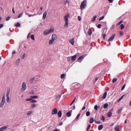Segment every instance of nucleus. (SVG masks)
<instances>
[{
    "label": "nucleus",
    "mask_w": 131,
    "mask_h": 131,
    "mask_svg": "<svg viewBox=\"0 0 131 131\" xmlns=\"http://www.w3.org/2000/svg\"><path fill=\"white\" fill-rule=\"evenodd\" d=\"M69 14L68 13L66 15L64 16V19L65 21L64 27L66 28H67L68 26L69 20L68 19V17H69Z\"/></svg>",
    "instance_id": "obj_1"
},
{
    "label": "nucleus",
    "mask_w": 131,
    "mask_h": 131,
    "mask_svg": "<svg viewBox=\"0 0 131 131\" xmlns=\"http://www.w3.org/2000/svg\"><path fill=\"white\" fill-rule=\"evenodd\" d=\"M54 29L53 27H50V30H45L44 32V35L45 36L47 35L51 32H53Z\"/></svg>",
    "instance_id": "obj_2"
},
{
    "label": "nucleus",
    "mask_w": 131,
    "mask_h": 131,
    "mask_svg": "<svg viewBox=\"0 0 131 131\" xmlns=\"http://www.w3.org/2000/svg\"><path fill=\"white\" fill-rule=\"evenodd\" d=\"M5 94H4L3 95L0 104V106L1 108H3L4 106V104L5 102Z\"/></svg>",
    "instance_id": "obj_3"
},
{
    "label": "nucleus",
    "mask_w": 131,
    "mask_h": 131,
    "mask_svg": "<svg viewBox=\"0 0 131 131\" xmlns=\"http://www.w3.org/2000/svg\"><path fill=\"white\" fill-rule=\"evenodd\" d=\"M86 2L85 1H83L81 3L80 5V8L82 10L85 8L86 5Z\"/></svg>",
    "instance_id": "obj_4"
},
{
    "label": "nucleus",
    "mask_w": 131,
    "mask_h": 131,
    "mask_svg": "<svg viewBox=\"0 0 131 131\" xmlns=\"http://www.w3.org/2000/svg\"><path fill=\"white\" fill-rule=\"evenodd\" d=\"M26 83L25 82H23V83L22 85V88L21 90L22 92L24 91L26 88Z\"/></svg>",
    "instance_id": "obj_5"
},
{
    "label": "nucleus",
    "mask_w": 131,
    "mask_h": 131,
    "mask_svg": "<svg viewBox=\"0 0 131 131\" xmlns=\"http://www.w3.org/2000/svg\"><path fill=\"white\" fill-rule=\"evenodd\" d=\"M115 36V34H113L112 36H111L108 40V41H112L114 39Z\"/></svg>",
    "instance_id": "obj_6"
},
{
    "label": "nucleus",
    "mask_w": 131,
    "mask_h": 131,
    "mask_svg": "<svg viewBox=\"0 0 131 131\" xmlns=\"http://www.w3.org/2000/svg\"><path fill=\"white\" fill-rule=\"evenodd\" d=\"M58 112L57 110L55 108L52 110L51 114L52 115H54L56 114Z\"/></svg>",
    "instance_id": "obj_7"
},
{
    "label": "nucleus",
    "mask_w": 131,
    "mask_h": 131,
    "mask_svg": "<svg viewBox=\"0 0 131 131\" xmlns=\"http://www.w3.org/2000/svg\"><path fill=\"white\" fill-rule=\"evenodd\" d=\"M8 127L7 126H4L0 128V131H3L5 129Z\"/></svg>",
    "instance_id": "obj_8"
},
{
    "label": "nucleus",
    "mask_w": 131,
    "mask_h": 131,
    "mask_svg": "<svg viewBox=\"0 0 131 131\" xmlns=\"http://www.w3.org/2000/svg\"><path fill=\"white\" fill-rule=\"evenodd\" d=\"M47 13V12L46 11H45L43 13V19H45L46 17V15Z\"/></svg>",
    "instance_id": "obj_9"
},
{
    "label": "nucleus",
    "mask_w": 131,
    "mask_h": 131,
    "mask_svg": "<svg viewBox=\"0 0 131 131\" xmlns=\"http://www.w3.org/2000/svg\"><path fill=\"white\" fill-rule=\"evenodd\" d=\"M69 42L72 45H73L74 42V38H73L72 39H70L69 41Z\"/></svg>",
    "instance_id": "obj_10"
},
{
    "label": "nucleus",
    "mask_w": 131,
    "mask_h": 131,
    "mask_svg": "<svg viewBox=\"0 0 131 131\" xmlns=\"http://www.w3.org/2000/svg\"><path fill=\"white\" fill-rule=\"evenodd\" d=\"M57 38V36L55 34L53 35L52 36V39L54 40H55Z\"/></svg>",
    "instance_id": "obj_11"
},
{
    "label": "nucleus",
    "mask_w": 131,
    "mask_h": 131,
    "mask_svg": "<svg viewBox=\"0 0 131 131\" xmlns=\"http://www.w3.org/2000/svg\"><path fill=\"white\" fill-rule=\"evenodd\" d=\"M84 56H80L78 59L77 61L80 62H81V61H80L79 60H82L84 58Z\"/></svg>",
    "instance_id": "obj_12"
},
{
    "label": "nucleus",
    "mask_w": 131,
    "mask_h": 131,
    "mask_svg": "<svg viewBox=\"0 0 131 131\" xmlns=\"http://www.w3.org/2000/svg\"><path fill=\"white\" fill-rule=\"evenodd\" d=\"M10 92V89H8L7 90V91L6 93V97L9 96V93Z\"/></svg>",
    "instance_id": "obj_13"
},
{
    "label": "nucleus",
    "mask_w": 131,
    "mask_h": 131,
    "mask_svg": "<svg viewBox=\"0 0 131 131\" xmlns=\"http://www.w3.org/2000/svg\"><path fill=\"white\" fill-rule=\"evenodd\" d=\"M20 59H18L16 60V65L17 66H18L19 65V63L20 62Z\"/></svg>",
    "instance_id": "obj_14"
},
{
    "label": "nucleus",
    "mask_w": 131,
    "mask_h": 131,
    "mask_svg": "<svg viewBox=\"0 0 131 131\" xmlns=\"http://www.w3.org/2000/svg\"><path fill=\"white\" fill-rule=\"evenodd\" d=\"M58 117H61L62 115L61 111H59L58 113Z\"/></svg>",
    "instance_id": "obj_15"
},
{
    "label": "nucleus",
    "mask_w": 131,
    "mask_h": 131,
    "mask_svg": "<svg viewBox=\"0 0 131 131\" xmlns=\"http://www.w3.org/2000/svg\"><path fill=\"white\" fill-rule=\"evenodd\" d=\"M107 93L106 92H105L103 94V96H102L101 97L102 99H105L107 95Z\"/></svg>",
    "instance_id": "obj_16"
},
{
    "label": "nucleus",
    "mask_w": 131,
    "mask_h": 131,
    "mask_svg": "<svg viewBox=\"0 0 131 131\" xmlns=\"http://www.w3.org/2000/svg\"><path fill=\"white\" fill-rule=\"evenodd\" d=\"M119 128L118 126H116L115 127V131H119Z\"/></svg>",
    "instance_id": "obj_17"
},
{
    "label": "nucleus",
    "mask_w": 131,
    "mask_h": 131,
    "mask_svg": "<svg viewBox=\"0 0 131 131\" xmlns=\"http://www.w3.org/2000/svg\"><path fill=\"white\" fill-rule=\"evenodd\" d=\"M92 33V31L91 28H89L88 32V34L90 35H91Z\"/></svg>",
    "instance_id": "obj_18"
},
{
    "label": "nucleus",
    "mask_w": 131,
    "mask_h": 131,
    "mask_svg": "<svg viewBox=\"0 0 131 131\" xmlns=\"http://www.w3.org/2000/svg\"><path fill=\"white\" fill-rule=\"evenodd\" d=\"M54 40H53L51 39L49 40V45H51L54 42Z\"/></svg>",
    "instance_id": "obj_19"
},
{
    "label": "nucleus",
    "mask_w": 131,
    "mask_h": 131,
    "mask_svg": "<svg viewBox=\"0 0 131 131\" xmlns=\"http://www.w3.org/2000/svg\"><path fill=\"white\" fill-rule=\"evenodd\" d=\"M112 114V112L111 111H110L107 114V115L109 117H110L111 116Z\"/></svg>",
    "instance_id": "obj_20"
},
{
    "label": "nucleus",
    "mask_w": 131,
    "mask_h": 131,
    "mask_svg": "<svg viewBox=\"0 0 131 131\" xmlns=\"http://www.w3.org/2000/svg\"><path fill=\"white\" fill-rule=\"evenodd\" d=\"M103 128V126L102 125H100L98 127V129L99 130H101Z\"/></svg>",
    "instance_id": "obj_21"
},
{
    "label": "nucleus",
    "mask_w": 131,
    "mask_h": 131,
    "mask_svg": "<svg viewBox=\"0 0 131 131\" xmlns=\"http://www.w3.org/2000/svg\"><path fill=\"white\" fill-rule=\"evenodd\" d=\"M76 57V55H75L72 56V57L71 59L72 60H75Z\"/></svg>",
    "instance_id": "obj_22"
},
{
    "label": "nucleus",
    "mask_w": 131,
    "mask_h": 131,
    "mask_svg": "<svg viewBox=\"0 0 131 131\" xmlns=\"http://www.w3.org/2000/svg\"><path fill=\"white\" fill-rule=\"evenodd\" d=\"M32 113V112L31 111H29L27 114V115L28 116L30 115Z\"/></svg>",
    "instance_id": "obj_23"
},
{
    "label": "nucleus",
    "mask_w": 131,
    "mask_h": 131,
    "mask_svg": "<svg viewBox=\"0 0 131 131\" xmlns=\"http://www.w3.org/2000/svg\"><path fill=\"white\" fill-rule=\"evenodd\" d=\"M71 113L70 112H68L67 113V115L68 117H70L71 116Z\"/></svg>",
    "instance_id": "obj_24"
},
{
    "label": "nucleus",
    "mask_w": 131,
    "mask_h": 131,
    "mask_svg": "<svg viewBox=\"0 0 131 131\" xmlns=\"http://www.w3.org/2000/svg\"><path fill=\"white\" fill-rule=\"evenodd\" d=\"M26 56L25 53H24L23 54V56H21V59H24L25 57Z\"/></svg>",
    "instance_id": "obj_25"
},
{
    "label": "nucleus",
    "mask_w": 131,
    "mask_h": 131,
    "mask_svg": "<svg viewBox=\"0 0 131 131\" xmlns=\"http://www.w3.org/2000/svg\"><path fill=\"white\" fill-rule=\"evenodd\" d=\"M94 119L93 118H91L90 119V123H92L94 121Z\"/></svg>",
    "instance_id": "obj_26"
},
{
    "label": "nucleus",
    "mask_w": 131,
    "mask_h": 131,
    "mask_svg": "<svg viewBox=\"0 0 131 131\" xmlns=\"http://www.w3.org/2000/svg\"><path fill=\"white\" fill-rule=\"evenodd\" d=\"M20 25L19 23H17L15 25V26L17 27H20Z\"/></svg>",
    "instance_id": "obj_27"
},
{
    "label": "nucleus",
    "mask_w": 131,
    "mask_h": 131,
    "mask_svg": "<svg viewBox=\"0 0 131 131\" xmlns=\"http://www.w3.org/2000/svg\"><path fill=\"white\" fill-rule=\"evenodd\" d=\"M108 105L107 103L105 104L104 105L103 107L104 108H106L108 106Z\"/></svg>",
    "instance_id": "obj_28"
},
{
    "label": "nucleus",
    "mask_w": 131,
    "mask_h": 131,
    "mask_svg": "<svg viewBox=\"0 0 131 131\" xmlns=\"http://www.w3.org/2000/svg\"><path fill=\"white\" fill-rule=\"evenodd\" d=\"M96 18V16H94L92 18V20L93 21H94L95 20Z\"/></svg>",
    "instance_id": "obj_29"
},
{
    "label": "nucleus",
    "mask_w": 131,
    "mask_h": 131,
    "mask_svg": "<svg viewBox=\"0 0 131 131\" xmlns=\"http://www.w3.org/2000/svg\"><path fill=\"white\" fill-rule=\"evenodd\" d=\"M30 37L32 39L35 40L34 36V35H31Z\"/></svg>",
    "instance_id": "obj_30"
},
{
    "label": "nucleus",
    "mask_w": 131,
    "mask_h": 131,
    "mask_svg": "<svg viewBox=\"0 0 131 131\" xmlns=\"http://www.w3.org/2000/svg\"><path fill=\"white\" fill-rule=\"evenodd\" d=\"M36 104L35 103L33 104H32L31 105V107L32 108H33L34 107H35L36 106Z\"/></svg>",
    "instance_id": "obj_31"
},
{
    "label": "nucleus",
    "mask_w": 131,
    "mask_h": 131,
    "mask_svg": "<svg viewBox=\"0 0 131 131\" xmlns=\"http://www.w3.org/2000/svg\"><path fill=\"white\" fill-rule=\"evenodd\" d=\"M90 114V112L89 111H87L86 113V115L87 116H89Z\"/></svg>",
    "instance_id": "obj_32"
},
{
    "label": "nucleus",
    "mask_w": 131,
    "mask_h": 131,
    "mask_svg": "<svg viewBox=\"0 0 131 131\" xmlns=\"http://www.w3.org/2000/svg\"><path fill=\"white\" fill-rule=\"evenodd\" d=\"M120 26L121 27V29H122L124 27V25L123 24H121L120 25Z\"/></svg>",
    "instance_id": "obj_33"
},
{
    "label": "nucleus",
    "mask_w": 131,
    "mask_h": 131,
    "mask_svg": "<svg viewBox=\"0 0 131 131\" xmlns=\"http://www.w3.org/2000/svg\"><path fill=\"white\" fill-rule=\"evenodd\" d=\"M117 80V78H114L112 80V82L113 83L116 82Z\"/></svg>",
    "instance_id": "obj_34"
},
{
    "label": "nucleus",
    "mask_w": 131,
    "mask_h": 131,
    "mask_svg": "<svg viewBox=\"0 0 131 131\" xmlns=\"http://www.w3.org/2000/svg\"><path fill=\"white\" fill-rule=\"evenodd\" d=\"M23 13H20L18 16V17L19 18L20 17L23 15Z\"/></svg>",
    "instance_id": "obj_35"
},
{
    "label": "nucleus",
    "mask_w": 131,
    "mask_h": 131,
    "mask_svg": "<svg viewBox=\"0 0 131 131\" xmlns=\"http://www.w3.org/2000/svg\"><path fill=\"white\" fill-rule=\"evenodd\" d=\"M123 20H122L120 21L117 24V25H119L120 24H121L123 22Z\"/></svg>",
    "instance_id": "obj_36"
},
{
    "label": "nucleus",
    "mask_w": 131,
    "mask_h": 131,
    "mask_svg": "<svg viewBox=\"0 0 131 131\" xmlns=\"http://www.w3.org/2000/svg\"><path fill=\"white\" fill-rule=\"evenodd\" d=\"M31 97L33 98H37L38 97V96H31Z\"/></svg>",
    "instance_id": "obj_37"
},
{
    "label": "nucleus",
    "mask_w": 131,
    "mask_h": 131,
    "mask_svg": "<svg viewBox=\"0 0 131 131\" xmlns=\"http://www.w3.org/2000/svg\"><path fill=\"white\" fill-rule=\"evenodd\" d=\"M6 101L7 102H8L9 101V96L7 97Z\"/></svg>",
    "instance_id": "obj_38"
},
{
    "label": "nucleus",
    "mask_w": 131,
    "mask_h": 131,
    "mask_svg": "<svg viewBox=\"0 0 131 131\" xmlns=\"http://www.w3.org/2000/svg\"><path fill=\"white\" fill-rule=\"evenodd\" d=\"M67 4L68 5L69 4V2L68 0H66L64 3L65 4Z\"/></svg>",
    "instance_id": "obj_39"
},
{
    "label": "nucleus",
    "mask_w": 131,
    "mask_h": 131,
    "mask_svg": "<svg viewBox=\"0 0 131 131\" xmlns=\"http://www.w3.org/2000/svg\"><path fill=\"white\" fill-rule=\"evenodd\" d=\"M98 106L97 105H95L94 107V109L96 110H97V109Z\"/></svg>",
    "instance_id": "obj_40"
},
{
    "label": "nucleus",
    "mask_w": 131,
    "mask_h": 131,
    "mask_svg": "<svg viewBox=\"0 0 131 131\" xmlns=\"http://www.w3.org/2000/svg\"><path fill=\"white\" fill-rule=\"evenodd\" d=\"M104 18V16H102L101 17H100L99 19V20L100 21L101 20L103 19Z\"/></svg>",
    "instance_id": "obj_41"
},
{
    "label": "nucleus",
    "mask_w": 131,
    "mask_h": 131,
    "mask_svg": "<svg viewBox=\"0 0 131 131\" xmlns=\"http://www.w3.org/2000/svg\"><path fill=\"white\" fill-rule=\"evenodd\" d=\"M65 76V74H62L61 75V77L62 79H63Z\"/></svg>",
    "instance_id": "obj_42"
},
{
    "label": "nucleus",
    "mask_w": 131,
    "mask_h": 131,
    "mask_svg": "<svg viewBox=\"0 0 131 131\" xmlns=\"http://www.w3.org/2000/svg\"><path fill=\"white\" fill-rule=\"evenodd\" d=\"M10 18V17L9 16H8L6 18V20L7 21Z\"/></svg>",
    "instance_id": "obj_43"
},
{
    "label": "nucleus",
    "mask_w": 131,
    "mask_h": 131,
    "mask_svg": "<svg viewBox=\"0 0 131 131\" xmlns=\"http://www.w3.org/2000/svg\"><path fill=\"white\" fill-rule=\"evenodd\" d=\"M119 34L121 35H122L123 34V33L122 31H119Z\"/></svg>",
    "instance_id": "obj_44"
},
{
    "label": "nucleus",
    "mask_w": 131,
    "mask_h": 131,
    "mask_svg": "<svg viewBox=\"0 0 131 131\" xmlns=\"http://www.w3.org/2000/svg\"><path fill=\"white\" fill-rule=\"evenodd\" d=\"M122 108H121L120 109H119L118 111V113H120L121 111H122Z\"/></svg>",
    "instance_id": "obj_45"
},
{
    "label": "nucleus",
    "mask_w": 131,
    "mask_h": 131,
    "mask_svg": "<svg viewBox=\"0 0 131 131\" xmlns=\"http://www.w3.org/2000/svg\"><path fill=\"white\" fill-rule=\"evenodd\" d=\"M125 84H124L123 85V86H122V89H121L122 90H123L124 89V88L125 87Z\"/></svg>",
    "instance_id": "obj_46"
},
{
    "label": "nucleus",
    "mask_w": 131,
    "mask_h": 131,
    "mask_svg": "<svg viewBox=\"0 0 131 131\" xmlns=\"http://www.w3.org/2000/svg\"><path fill=\"white\" fill-rule=\"evenodd\" d=\"M90 127H91V125H89L88 126V127L86 129V130H88Z\"/></svg>",
    "instance_id": "obj_47"
},
{
    "label": "nucleus",
    "mask_w": 131,
    "mask_h": 131,
    "mask_svg": "<svg viewBox=\"0 0 131 131\" xmlns=\"http://www.w3.org/2000/svg\"><path fill=\"white\" fill-rule=\"evenodd\" d=\"M101 119L104 121L105 119V118L103 116H102Z\"/></svg>",
    "instance_id": "obj_48"
},
{
    "label": "nucleus",
    "mask_w": 131,
    "mask_h": 131,
    "mask_svg": "<svg viewBox=\"0 0 131 131\" xmlns=\"http://www.w3.org/2000/svg\"><path fill=\"white\" fill-rule=\"evenodd\" d=\"M94 121L97 123V124H100V123H101V122L100 121H96L95 120H94Z\"/></svg>",
    "instance_id": "obj_49"
},
{
    "label": "nucleus",
    "mask_w": 131,
    "mask_h": 131,
    "mask_svg": "<svg viewBox=\"0 0 131 131\" xmlns=\"http://www.w3.org/2000/svg\"><path fill=\"white\" fill-rule=\"evenodd\" d=\"M78 19L79 21H80L81 20V18L80 16H78Z\"/></svg>",
    "instance_id": "obj_50"
},
{
    "label": "nucleus",
    "mask_w": 131,
    "mask_h": 131,
    "mask_svg": "<svg viewBox=\"0 0 131 131\" xmlns=\"http://www.w3.org/2000/svg\"><path fill=\"white\" fill-rule=\"evenodd\" d=\"M35 79V78H31V79H30V80L31 81H32L34 80Z\"/></svg>",
    "instance_id": "obj_51"
},
{
    "label": "nucleus",
    "mask_w": 131,
    "mask_h": 131,
    "mask_svg": "<svg viewBox=\"0 0 131 131\" xmlns=\"http://www.w3.org/2000/svg\"><path fill=\"white\" fill-rule=\"evenodd\" d=\"M32 100V98H30L29 99H27L26 100V101H29L30 100Z\"/></svg>",
    "instance_id": "obj_52"
},
{
    "label": "nucleus",
    "mask_w": 131,
    "mask_h": 131,
    "mask_svg": "<svg viewBox=\"0 0 131 131\" xmlns=\"http://www.w3.org/2000/svg\"><path fill=\"white\" fill-rule=\"evenodd\" d=\"M36 102V101L35 100H33L31 101V102L32 103L35 102Z\"/></svg>",
    "instance_id": "obj_53"
},
{
    "label": "nucleus",
    "mask_w": 131,
    "mask_h": 131,
    "mask_svg": "<svg viewBox=\"0 0 131 131\" xmlns=\"http://www.w3.org/2000/svg\"><path fill=\"white\" fill-rule=\"evenodd\" d=\"M101 24H99L97 25V27L99 28H100L101 27Z\"/></svg>",
    "instance_id": "obj_54"
},
{
    "label": "nucleus",
    "mask_w": 131,
    "mask_h": 131,
    "mask_svg": "<svg viewBox=\"0 0 131 131\" xmlns=\"http://www.w3.org/2000/svg\"><path fill=\"white\" fill-rule=\"evenodd\" d=\"M30 33H29L28 34V35L27 36V38H28L30 37Z\"/></svg>",
    "instance_id": "obj_55"
},
{
    "label": "nucleus",
    "mask_w": 131,
    "mask_h": 131,
    "mask_svg": "<svg viewBox=\"0 0 131 131\" xmlns=\"http://www.w3.org/2000/svg\"><path fill=\"white\" fill-rule=\"evenodd\" d=\"M80 114H79L77 116V117H76V119H78L79 117L80 116Z\"/></svg>",
    "instance_id": "obj_56"
},
{
    "label": "nucleus",
    "mask_w": 131,
    "mask_h": 131,
    "mask_svg": "<svg viewBox=\"0 0 131 131\" xmlns=\"http://www.w3.org/2000/svg\"><path fill=\"white\" fill-rule=\"evenodd\" d=\"M3 26V25L2 24H0V29L2 28Z\"/></svg>",
    "instance_id": "obj_57"
},
{
    "label": "nucleus",
    "mask_w": 131,
    "mask_h": 131,
    "mask_svg": "<svg viewBox=\"0 0 131 131\" xmlns=\"http://www.w3.org/2000/svg\"><path fill=\"white\" fill-rule=\"evenodd\" d=\"M114 25H113L111 27V29H113L114 28Z\"/></svg>",
    "instance_id": "obj_58"
},
{
    "label": "nucleus",
    "mask_w": 131,
    "mask_h": 131,
    "mask_svg": "<svg viewBox=\"0 0 131 131\" xmlns=\"http://www.w3.org/2000/svg\"><path fill=\"white\" fill-rule=\"evenodd\" d=\"M85 106H84L82 108V110H84L85 109Z\"/></svg>",
    "instance_id": "obj_59"
},
{
    "label": "nucleus",
    "mask_w": 131,
    "mask_h": 131,
    "mask_svg": "<svg viewBox=\"0 0 131 131\" xmlns=\"http://www.w3.org/2000/svg\"><path fill=\"white\" fill-rule=\"evenodd\" d=\"M108 1H109L110 3H112L113 2V0H108Z\"/></svg>",
    "instance_id": "obj_60"
},
{
    "label": "nucleus",
    "mask_w": 131,
    "mask_h": 131,
    "mask_svg": "<svg viewBox=\"0 0 131 131\" xmlns=\"http://www.w3.org/2000/svg\"><path fill=\"white\" fill-rule=\"evenodd\" d=\"M106 36V35L105 34H104L103 35V37L104 38H105V37Z\"/></svg>",
    "instance_id": "obj_61"
},
{
    "label": "nucleus",
    "mask_w": 131,
    "mask_h": 131,
    "mask_svg": "<svg viewBox=\"0 0 131 131\" xmlns=\"http://www.w3.org/2000/svg\"><path fill=\"white\" fill-rule=\"evenodd\" d=\"M75 98H76V97H75L74 98V99L73 100V101H72V102H73V103H74V102H75Z\"/></svg>",
    "instance_id": "obj_62"
},
{
    "label": "nucleus",
    "mask_w": 131,
    "mask_h": 131,
    "mask_svg": "<svg viewBox=\"0 0 131 131\" xmlns=\"http://www.w3.org/2000/svg\"><path fill=\"white\" fill-rule=\"evenodd\" d=\"M60 97V95H58L56 97L57 98H59Z\"/></svg>",
    "instance_id": "obj_63"
},
{
    "label": "nucleus",
    "mask_w": 131,
    "mask_h": 131,
    "mask_svg": "<svg viewBox=\"0 0 131 131\" xmlns=\"http://www.w3.org/2000/svg\"><path fill=\"white\" fill-rule=\"evenodd\" d=\"M16 53V52L15 51H13V52H12V53L13 54H14V53Z\"/></svg>",
    "instance_id": "obj_64"
}]
</instances>
